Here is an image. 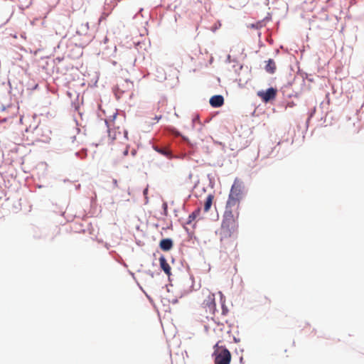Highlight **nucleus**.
I'll list each match as a JSON object with an SVG mask.
<instances>
[{"label":"nucleus","mask_w":364,"mask_h":364,"mask_svg":"<svg viewBox=\"0 0 364 364\" xmlns=\"http://www.w3.org/2000/svg\"><path fill=\"white\" fill-rule=\"evenodd\" d=\"M202 296L203 301L201 303V309L205 311L206 318L210 316L213 318L216 310L215 294L210 290L205 289L202 291Z\"/></svg>","instance_id":"obj_2"},{"label":"nucleus","mask_w":364,"mask_h":364,"mask_svg":"<svg viewBox=\"0 0 364 364\" xmlns=\"http://www.w3.org/2000/svg\"><path fill=\"white\" fill-rule=\"evenodd\" d=\"M159 262L161 268L168 276H169L171 274V267L164 256L160 257Z\"/></svg>","instance_id":"obj_11"},{"label":"nucleus","mask_w":364,"mask_h":364,"mask_svg":"<svg viewBox=\"0 0 364 364\" xmlns=\"http://www.w3.org/2000/svg\"><path fill=\"white\" fill-rule=\"evenodd\" d=\"M160 248L164 251H168L173 247V241L171 239H163L159 244Z\"/></svg>","instance_id":"obj_12"},{"label":"nucleus","mask_w":364,"mask_h":364,"mask_svg":"<svg viewBox=\"0 0 364 364\" xmlns=\"http://www.w3.org/2000/svg\"><path fill=\"white\" fill-rule=\"evenodd\" d=\"M113 183H114L115 186H117V181L116 179L113 180Z\"/></svg>","instance_id":"obj_19"},{"label":"nucleus","mask_w":364,"mask_h":364,"mask_svg":"<svg viewBox=\"0 0 364 364\" xmlns=\"http://www.w3.org/2000/svg\"><path fill=\"white\" fill-rule=\"evenodd\" d=\"M228 312V308L225 306L224 304H222V314L225 316Z\"/></svg>","instance_id":"obj_17"},{"label":"nucleus","mask_w":364,"mask_h":364,"mask_svg":"<svg viewBox=\"0 0 364 364\" xmlns=\"http://www.w3.org/2000/svg\"><path fill=\"white\" fill-rule=\"evenodd\" d=\"M215 364H230L231 353L224 346H219L218 343L215 346Z\"/></svg>","instance_id":"obj_3"},{"label":"nucleus","mask_w":364,"mask_h":364,"mask_svg":"<svg viewBox=\"0 0 364 364\" xmlns=\"http://www.w3.org/2000/svg\"><path fill=\"white\" fill-rule=\"evenodd\" d=\"M129 152V146L126 144H122V148L119 150L117 147L112 148V155L114 162H117L118 159L123 158L127 156Z\"/></svg>","instance_id":"obj_5"},{"label":"nucleus","mask_w":364,"mask_h":364,"mask_svg":"<svg viewBox=\"0 0 364 364\" xmlns=\"http://www.w3.org/2000/svg\"><path fill=\"white\" fill-rule=\"evenodd\" d=\"M156 150L166 156H169L171 154L170 151L165 148H156Z\"/></svg>","instance_id":"obj_15"},{"label":"nucleus","mask_w":364,"mask_h":364,"mask_svg":"<svg viewBox=\"0 0 364 364\" xmlns=\"http://www.w3.org/2000/svg\"><path fill=\"white\" fill-rule=\"evenodd\" d=\"M276 69L277 67L275 62L272 59H269L265 65V70L269 73L273 74L275 73Z\"/></svg>","instance_id":"obj_13"},{"label":"nucleus","mask_w":364,"mask_h":364,"mask_svg":"<svg viewBox=\"0 0 364 364\" xmlns=\"http://www.w3.org/2000/svg\"><path fill=\"white\" fill-rule=\"evenodd\" d=\"M243 184L242 182L238 178H235L234 183L231 187L228 196L232 198H236L240 200L242 198L243 193Z\"/></svg>","instance_id":"obj_4"},{"label":"nucleus","mask_w":364,"mask_h":364,"mask_svg":"<svg viewBox=\"0 0 364 364\" xmlns=\"http://www.w3.org/2000/svg\"><path fill=\"white\" fill-rule=\"evenodd\" d=\"M210 104L213 107H220L224 104V98L222 95H214L210 99Z\"/></svg>","instance_id":"obj_9"},{"label":"nucleus","mask_w":364,"mask_h":364,"mask_svg":"<svg viewBox=\"0 0 364 364\" xmlns=\"http://www.w3.org/2000/svg\"><path fill=\"white\" fill-rule=\"evenodd\" d=\"M213 199H214V196L213 194L208 195V196L206 197L205 203H204V207H203L204 212L207 213L210 210V209L212 206V204H213Z\"/></svg>","instance_id":"obj_14"},{"label":"nucleus","mask_w":364,"mask_h":364,"mask_svg":"<svg viewBox=\"0 0 364 364\" xmlns=\"http://www.w3.org/2000/svg\"><path fill=\"white\" fill-rule=\"evenodd\" d=\"M117 129H119L118 127ZM127 132L126 130H123V132L122 133L119 130L117 132V130L111 129L109 127V137L111 138L112 140H125L127 141Z\"/></svg>","instance_id":"obj_7"},{"label":"nucleus","mask_w":364,"mask_h":364,"mask_svg":"<svg viewBox=\"0 0 364 364\" xmlns=\"http://www.w3.org/2000/svg\"><path fill=\"white\" fill-rule=\"evenodd\" d=\"M241 200L228 196L225 207L240 208Z\"/></svg>","instance_id":"obj_10"},{"label":"nucleus","mask_w":364,"mask_h":364,"mask_svg":"<svg viewBox=\"0 0 364 364\" xmlns=\"http://www.w3.org/2000/svg\"><path fill=\"white\" fill-rule=\"evenodd\" d=\"M196 218V212L192 213L188 217V221L187 223H191L192 220H193Z\"/></svg>","instance_id":"obj_16"},{"label":"nucleus","mask_w":364,"mask_h":364,"mask_svg":"<svg viewBox=\"0 0 364 364\" xmlns=\"http://www.w3.org/2000/svg\"><path fill=\"white\" fill-rule=\"evenodd\" d=\"M161 117H162V116L159 115V116H156L154 119L158 122L159 119H161Z\"/></svg>","instance_id":"obj_18"},{"label":"nucleus","mask_w":364,"mask_h":364,"mask_svg":"<svg viewBox=\"0 0 364 364\" xmlns=\"http://www.w3.org/2000/svg\"><path fill=\"white\" fill-rule=\"evenodd\" d=\"M257 95L262 98L263 102H267L272 100H274L277 95V90L270 87L267 89L266 91H259L257 93Z\"/></svg>","instance_id":"obj_6"},{"label":"nucleus","mask_w":364,"mask_h":364,"mask_svg":"<svg viewBox=\"0 0 364 364\" xmlns=\"http://www.w3.org/2000/svg\"><path fill=\"white\" fill-rule=\"evenodd\" d=\"M238 230V219L223 217V221L220 230V241L235 237Z\"/></svg>","instance_id":"obj_1"},{"label":"nucleus","mask_w":364,"mask_h":364,"mask_svg":"<svg viewBox=\"0 0 364 364\" xmlns=\"http://www.w3.org/2000/svg\"><path fill=\"white\" fill-rule=\"evenodd\" d=\"M240 208L225 207L223 217L239 219Z\"/></svg>","instance_id":"obj_8"}]
</instances>
